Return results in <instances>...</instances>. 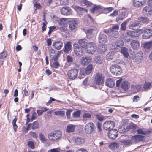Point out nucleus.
<instances>
[{"label":"nucleus","mask_w":152,"mask_h":152,"mask_svg":"<svg viewBox=\"0 0 152 152\" xmlns=\"http://www.w3.org/2000/svg\"><path fill=\"white\" fill-rule=\"evenodd\" d=\"M62 132L60 130H56L49 133L48 135L49 139L51 141H56L60 140L62 137Z\"/></svg>","instance_id":"obj_1"},{"label":"nucleus","mask_w":152,"mask_h":152,"mask_svg":"<svg viewBox=\"0 0 152 152\" xmlns=\"http://www.w3.org/2000/svg\"><path fill=\"white\" fill-rule=\"evenodd\" d=\"M137 32L142 34V37L144 39H148L152 37V29L146 28L144 30L141 29L137 30Z\"/></svg>","instance_id":"obj_2"},{"label":"nucleus","mask_w":152,"mask_h":152,"mask_svg":"<svg viewBox=\"0 0 152 152\" xmlns=\"http://www.w3.org/2000/svg\"><path fill=\"white\" fill-rule=\"evenodd\" d=\"M137 31H128L125 34L124 39L127 42H129L131 39L133 38L138 37L139 35L137 34Z\"/></svg>","instance_id":"obj_3"},{"label":"nucleus","mask_w":152,"mask_h":152,"mask_svg":"<svg viewBox=\"0 0 152 152\" xmlns=\"http://www.w3.org/2000/svg\"><path fill=\"white\" fill-rule=\"evenodd\" d=\"M110 70L111 72L116 75H120L122 72L121 68L118 65H113L110 67Z\"/></svg>","instance_id":"obj_4"},{"label":"nucleus","mask_w":152,"mask_h":152,"mask_svg":"<svg viewBox=\"0 0 152 152\" xmlns=\"http://www.w3.org/2000/svg\"><path fill=\"white\" fill-rule=\"evenodd\" d=\"M86 49L87 50V53L89 54H92L94 53L97 49L96 43L93 42H88V45Z\"/></svg>","instance_id":"obj_5"},{"label":"nucleus","mask_w":152,"mask_h":152,"mask_svg":"<svg viewBox=\"0 0 152 152\" xmlns=\"http://www.w3.org/2000/svg\"><path fill=\"white\" fill-rule=\"evenodd\" d=\"M78 73V70L77 69H73L68 71L67 74L69 79L73 80L77 77Z\"/></svg>","instance_id":"obj_6"},{"label":"nucleus","mask_w":152,"mask_h":152,"mask_svg":"<svg viewBox=\"0 0 152 152\" xmlns=\"http://www.w3.org/2000/svg\"><path fill=\"white\" fill-rule=\"evenodd\" d=\"M104 78L102 73L98 72L96 73L95 76L94 81L97 85L103 84H104Z\"/></svg>","instance_id":"obj_7"},{"label":"nucleus","mask_w":152,"mask_h":152,"mask_svg":"<svg viewBox=\"0 0 152 152\" xmlns=\"http://www.w3.org/2000/svg\"><path fill=\"white\" fill-rule=\"evenodd\" d=\"M96 127L95 125L92 122H89L86 125L85 128V132L88 134H90L93 132L95 130Z\"/></svg>","instance_id":"obj_8"},{"label":"nucleus","mask_w":152,"mask_h":152,"mask_svg":"<svg viewBox=\"0 0 152 152\" xmlns=\"http://www.w3.org/2000/svg\"><path fill=\"white\" fill-rule=\"evenodd\" d=\"M73 46H74V52L75 55L79 57L82 56L83 54V52L82 48L77 43L74 44Z\"/></svg>","instance_id":"obj_9"},{"label":"nucleus","mask_w":152,"mask_h":152,"mask_svg":"<svg viewBox=\"0 0 152 152\" xmlns=\"http://www.w3.org/2000/svg\"><path fill=\"white\" fill-rule=\"evenodd\" d=\"M115 125L113 121L111 120L106 121L103 124V127L104 129L107 130L113 129Z\"/></svg>","instance_id":"obj_10"},{"label":"nucleus","mask_w":152,"mask_h":152,"mask_svg":"<svg viewBox=\"0 0 152 152\" xmlns=\"http://www.w3.org/2000/svg\"><path fill=\"white\" fill-rule=\"evenodd\" d=\"M103 10V7L100 5H95L90 9V11L92 13H94L96 12L97 15L102 14Z\"/></svg>","instance_id":"obj_11"},{"label":"nucleus","mask_w":152,"mask_h":152,"mask_svg":"<svg viewBox=\"0 0 152 152\" xmlns=\"http://www.w3.org/2000/svg\"><path fill=\"white\" fill-rule=\"evenodd\" d=\"M131 138L133 144H136L138 142L145 141L144 137L140 135L133 136Z\"/></svg>","instance_id":"obj_12"},{"label":"nucleus","mask_w":152,"mask_h":152,"mask_svg":"<svg viewBox=\"0 0 152 152\" xmlns=\"http://www.w3.org/2000/svg\"><path fill=\"white\" fill-rule=\"evenodd\" d=\"M92 58L89 56L82 57L80 60V63L83 65H87L92 61Z\"/></svg>","instance_id":"obj_13"},{"label":"nucleus","mask_w":152,"mask_h":152,"mask_svg":"<svg viewBox=\"0 0 152 152\" xmlns=\"http://www.w3.org/2000/svg\"><path fill=\"white\" fill-rule=\"evenodd\" d=\"M61 14L64 15H70L72 13V10L69 7H63L61 10Z\"/></svg>","instance_id":"obj_14"},{"label":"nucleus","mask_w":152,"mask_h":152,"mask_svg":"<svg viewBox=\"0 0 152 152\" xmlns=\"http://www.w3.org/2000/svg\"><path fill=\"white\" fill-rule=\"evenodd\" d=\"M72 49L70 42H67L64 45V47L63 49L64 52L66 53H69L72 50Z\"/></svg>","instance_id":"obj_15"},{"label":"nucleus","mask_w":152,"mask_h":152,"mask_svg":"<svg viewBox=\"0 0 152 152\" xmlns=\"http://www.w3.org/2000/svg\"><path fill=\"white\" fill-rule=\"evenodd\" d=\"M118 134V131L115 129H112L109 131L108 135L109 138L111 139H114L117 137Z\"/></svg>","instance_id":"obj_16"},{"label":"nucleus","mask_w":152,"mask_h":152,"mask_svg":"<svg viewBox=\"0 0 152 152\" xmlns=\"http://www.w3.org/2000/svg\"><path fill=\"white\" fill-rule=\"evenodd\" d=\"M69 28L71 31L75 29L78 24V21L75 19H73L69 20Z\"/></svg>","instance_id":"obj_17"},{"label":"nucleus","mask_w":152,"mask_h":152,"mask_svg":"<svg viewBox=\"0 0 152 152\" xmlns=\"http://www.w3.org/2000/svg\"><path fill=\"white\" fill-rule=\"evenodd\" d=\"M53 46L57 50L61 49L63 46V43L60 41H57L53 43Z\"/></svg>","instance_id":"obj_18"},{"label":"nucleus","mask_w":152,"mask_h":152,"mask_svg":"<svg viewBox=\"0 0 152 152\" xmlns=\"http://www.w3.org/2000/svg\"><path fill=\"white\" fill-rule=\"evenodd\" d=\"M78 43L82 48L85 49H86L88 45L87 40L85 39H79L78 41Z\"/></svg>","instance_id":"obj_19"},{"label":"nucleus","mask_w":152,"mask_h":152,"mask_svg":"<svg viewBox=\"0 0 152 152\" xmlns=\"http://www.w3.org/2000/svg\"><path fill=\"white\" fill-rule=\"evenodd\" d=\"M107 37L103 34H100L98 37L99 42L101 43H105L107 42Z\"/></svg>","instance_id":"obj_20"},{"label":"nucleus","mask_w":152,"mask_h":152,"mask_svg":"<svg viewBox=\"0 0 152 152\" xmlns=\"http://www.w3.org/2000/svg\"><path fill=\"white\" fill-rule=\"evenodd\" d=\"M146 0H134L133 4L136 7H139L146 2Z\"/></svg>","instance_id":"obj_21"},{"label":"nucleus","mask_w":152,"mask_h":152,"mask_svg":"<svg viewBox=\"0 0 152 152\" xmlns=\"http://www.w3.org/2000/svg\"><path fill=\"white\" fill-rule=\"evenodd\" d=\"M94 68L93 65L91 64L87 65L85 69L86 74L87 75L90 74L93 71Z\"/></svg>","instance_id":"obj_22"},{"label":"nucleus","mask_w":152,"mask_h":152,"mask_svg":"<svg viewBox=\"0 0 152 152\" xmlns=\"http://www.w3.org/2000/svg\"><path fill=\"white\" fill-rule=\"evenodd\" d=\"M137 125L133 123H129L127 125L126 127V131H128L130 129H132L133 131H135L137 128Z\"/></svg>","instance_id":"obj_23"},{"label":"nucleus","mask_w":152,"mask_h":152,"mask_svg":"<svg viewBox=\"0 0 152 152\" xmlns=\"http://www.w3.org/2000/svg\"><path fill=\"white\" fill-rule=\"evenodd\" d=\"M143 59V53L141 51L137 53L135 57V60L136 61H140Z\"/></svg>","instance_id":"obj_24"},{"label":"nucleus","mask_w":152,"mask_h":152,"mask_svg":"<svg viewBox=\"0 0 152 152\" xmlns=\"http://www.w3.org/2000/svg\"><path fill=\"white\" fill-rule=\"evenodd\" d=\"M130 45L133 49H137L139 47L140 43L137 40H134L131 42Z\"/></svg>","instance_id":"obj_25"},{"label":"nucleus","mask_w":152,"mask_h":152,"mask_svg":"<svg viewBox=\"0 0 152 152\" xmlns=\"http://www.w3.org/2000/svg\"><path fill=\"white\" fill-rule=\"evenodd\" d=\"M107 48V46L106 45H101L99 46L97 50L99 53H102L104 52Z\"/></svg>","instance_id":"obj_26"},{"label":"nucleus","mask_w":152,"mask_h":152,"mask_svg":"<svg viewBox=\"0 0 152 152\" xmlns=\"http://www.w3.org/2000/svg\"><path fill=\"white\" fill-rule=\"evenodd\" d=\"M75 125L72 124H68L66 129V132L68 133L73 132L75 130Z\"/></svg>","instance_id":"obj_27"},{"label":"nucleus","mask_w":152,"mask_h":152,"mask_svg":"<svg viewBox=\"0 0 152 152\" xmlns=\"http://www.w3.org/2000/svg\"><path fill=\"white\" fill-rule=\"evenodd\" d=\"M94 61L96 64H101L103 63L104 59L99 56H97L95 57Z\"/></svg>","instance_id":"obj_28"},{"label":"nucleus","mask_w":152,"mask_h":152,"mask_svg":"<svg viewBox=\"0 0 152 152\" xmlns=\"http://www.w3.org/2000/svg\"><path fill=\"white\" fill-rule=\"evenodd\" d=\"M106 85L110 87H112L114 86L115 83L111 79L109 78L106 80Z\"/></svg>","instance_id":"obj_29"},{"label":"nucleus","mask_w":152,"mask_h":152,"mask_svg":"<svg viewBox=\"0 0 152 152\" xmlns=\"http://www.w3.org/2000/svg\"><path fill=\"white\" fill-rule=\"evenodd\" d=\"M140 24V21H135L132 22L129 26V28L131 29H134V27L136 26H139Z\"/></svg>","instance_id":"obj_30"},{"label":"nucleus","mask_w":152,"mask_h":152,"mask_svg":"<svg viewBox=\"0 0 152 152\" xmlns=\"http://www.w3.org/2000/svg\"><path fill=\"white\" fill-rule=\"evenodd\" d=\"M74 9L77 12L83 13L84 12H87V10L84 8H82L79 6H75L74 8Z\"/></svg>","instance_id":"obj_31"},{"label":"nucleus","mask_w":152,"mask_h":152,"mask_svg":"<svg viewBox=\"0 0 152 152\" xmlns=\"http://www.w3.org/2000/svg\"><path fill=\"white\" fill-rule=\"evenodd\" d=\"M121 52L125 57L127 58L129 55L127 52V49L124 47H122L121 49Z\"/></svg>","instance_id":"obj_32"},{"label":"nucleus","mask_w":152,"mask_h":152,"mask_svg":"<svg viewBox=\"0 0 152 152\" xmlns=\"http://www.w3.org/2000/svg\"><path fill=\"white\" fill-rule=\"evenodd\" d=\"M121 142L123 145L127 146H130L133 144L131 139L130 140H123Z\"/></svg>","instance_id":"obj_33"},{"label":"nucleus","mask_w":152,"mask_h":152,"mask_svg":"<svg viewBox=\"0 0 152 152\" xmlns=\"http://www.w3.org/2000/svg\"><path fill=\"white\" fill-rule=\"evenodd\" d=\"M152 47V41L145 42L144 48L146 49H150Z\"/></svg>","instance_id":"obj_34"},{"label":"nucleus","mask_w":152,"mask_h":152,"mask_svg":"<svg viewBox=\"0 0 152 152\" xmlns=\"http://www.w3.org/2000/svg\"><path fill=\"white\" fill-rule=\"evenodd\" d=\"M119 26L118 25H114L112 28H110V31L111 32V33L118 31V30L119 29Z\"/></svg>","instance_id":"obj_35"},{"label":"nucleus","mask_w":152,"mask_h":152,"mask_svg":"<svg viewBox=\"0 0 152 152\" xmlns=\"http://www.w3.org/2000/svg\"><path fill=\"white\" fill-rule=\"evenodd\" d=\"M129 21V19L126 20L122 23L121 25V29L123 31H125L126 29V26Z\"/></svg>","instance_id":"obj_36"},{"label":"nucleus","mask_w":152,"mask_h":152,"mask_svg":"<svg viewBox=\"0 0 152 152\" xmlns=\"http://www.w3.org/2000/svg\"><path fill=\"white\" fill-rule=\"evenodd\" d=\"M125 14L124 12H122L119 14L116 18V21L118 22L119 20H122L125 18Z\"/></svg>","instance_id":"obj_37"},{"label":"nucleus","mask_w":152,"mask_h":152,"mask_svg":"<svg viewBox=\"0 0 152 152\" xmlns=\"http://www.w3.org/2000/svg\"><path fill=\"white\" fill-rule=\"evenodd\" d=\"M17 120V118L15 117L13 120L12 122L13 129L15 132L17 131L18 128V126L16 124Z\"/></svg>","instance_id":"obj_38"},{"label":"nucleus","mask_w":152,"mask_h":152,"mask_svg":"<svg viewBox=\"0 0 152 152\" xmlns=\"http://www.w3.org/2000/svg\"><path fill=\"white\" fill-rule=\"evenodd\" d=\"M91 117V114L88 112H85L82 115V118L84 120L90 119Z\"/></svg>","instance_id":"obj_39"},{"label":"nucleus","mask_w":152,"mask_h":152,"mask_svg":"<svg viewBox=\"0 0 152 152\" xmlns=\"http://www.w3.org/2000/svg\"><path fill=\"white\" fill-rule=\"evenodd\" d=\"M114 10V8L112 7L108 8H103L102 13L106 14Z\"/></svg>","instance_id":"obj_40"},{"label":"nucleus","mask_w":152,"mask_h":152,"mask_svg":"<svg viewBox=\"0 0 152 152\" xmlns=\"http://www.w3.org/2000/svg\"><path fill=\"white\" fill-rule=\"evenodd\" d=\"M31 125V129L32 130L37 129L39 127V124L38 122L37 121H34Z\"/></svg>","instance_id":"obj_41"},{"label":"nucleus","mask_w":152,"mask_h":152,"mask_svg":"<svg viewBox=\"0 0 152 152\" xmlns=\"http://www.w3.org/2000/svg\"><path fill=\"white\" fill-rule=\"evenodd\" d=\"M151 82L145 81L143 86V88L145 89H149L150 87L151 86Z\"/></svg>","instance_id":"obj_42"},{"label":"nucleus","mask_w":152,"mask_h":152,"mask_svg":"<svg viewBox=\"0 0 152 152\" xmlns=\"http://www.w3.org/2000/svg\"><path fill=\"white\" fill-rule=\"evenodd\" d=\"M124 43L123 40L120 39H118L115 43V44L117 47H120L122 46Z\"/></svg>","instance_id":"obj_43"},{"label":"nucleus","mask_w":152,"mask_h":152,"mask_svg":"<svg viewBox=\"0 0 152 152\" xmlns=\"http://www.w3.org/2000/svg\"><path fill=\"white\" fill-rule=\"evenodd\" d=\"M128 83L127 81L123 82L121 84V87L124 90L128 89Z\"/></svg>","instance_id":"obj_44"},{"label":"nucleus","mask_w":152,"mask_h":152,"mask_svg":"<svg viewBox=\"0 0 152 152\" xmlns=\"http://www.w3.org/2000/svg\"><path fill=\"white\" fill-rule=\"evenodd\" d=\"M139 19L143 23L147 24L148 23L149 20L148 18L145 17H140Z\"/></svg>","instance_id":"obj_45"},{"label":"nucleus","mask_w":152,"mask_h":152,"mask_svg":"<svg viewBox=\"0 0 152 152\" xmlns=\"http://www.w3.org/2000/svg\"><path fill=\"white\" fill-rule=\"evenodd\" d=\"M86 74V71L85 69L82 68L80 70L79 72V76L80 77V78H83Z\"/></svg>","instance_id":"obj_46"},{"label":"nucleus","mask_w":152,"mask_h":152,"mask_svg":"<svg viewBox=\"0 0 152 152\" xmlns=\"http://www.w3.org/2000/svg\"><path fill=\"white\" fill-rule=\"evenodd\" d=\"M65 114V112L64 111H58L54 112V114L57 116L63 117Z\"/></svg>","instance_id":"obj_47"},{"label":"nucleus","mask_w":152,"mask_h":152,"mask_svg":"<svg viewBox=\"0 0 152 152\" xmlns=\"http://www.w3.org/2000/svg\"><path fill=\"white\" fill-rule=\"evenodd\" d=\"M143 11L145 12H148V13L150 15L152 14V10L148 6L144 7L143 9Z\"/></svg>","instance_id":"obj_48"},{"label":"nucleus","mask_w":152,"mask_h":152,"mask_svg":"<svg viewBox=\"0 0 152 152\" xmlns=\"http://www.w3.org/2000/svg\"><path fill=\"white\" fill-rule=\"evenodd\" d=\"M66 19L61 18L58 21V24L60 25H65L66 23Z\"/></svg>","instance_id":"obj_49"},{"label":"nucleus","mask_w":152,"mask_h":152,"mask_svg":"<svg viewBox=\"0 0 152 152\" xmlns=\"http://www.w3.org/2000/svg\"><path fill=\"white\" fill-rule=\"evenodd\" d=\"M114 54L112 52H110L106 56V58L107 60L112 59L113 58Z\"/></svg>","instance_id":"obj_50"},{"label":"nucleus","mask_w":152,"mask_h":152,"mask_svg":"<svg viewBox=\"0 0 152 152\" xmlns=\"http://www.w3.org/2000/svg\"><path fill=\"white\" fill-rule=\"evenodd\" d=\"M119 35V34L118 31L115 32L111 33L110 36L112 38H117Z\"/></svg>","instance_id":"obj_51"},{"label":"nucleus","mask_w":152,"mask_h":152,"mask_svg":"<svg viewBox=\"0 0 152 152\" xmlns=\"http://www.w3.org/2000/svg\"><path fill=\"white\" fill-rule=\"evenodd\" d=\"M28 146L32 149H34L35 148V145L34 142L28 141Z\"/></svg>","instance_id":"obj_52"},{"label":"nucleus","mask_w":152,"mask_h":152,"mask_svg":"<svg viewBox=\"0 0 152 152\" xmlns=\"http://www.w3.org/2000/svg\"><path fill=\"white\" fill-rule=\"evenodd\" d=\"M39 137L40 140L43 143H44L47 140L44 135L41 133L39 134Z\"/></svg>","instance_id":"obj_53"},{"label":"nucleus","mask_w":152,"mask_h":152,"mask_svg":"<svg viewBox=\"0 0 152 152\" xmlns=\"http://www.w3.org/2000/svg\"><path fill=\"white\" fill-rule=\"evenodd\" d=\"M7 55V51H4L0 54V59H2L5 58Z\"/></svg>","instance_id":"obj_54"},{"label":"nucleus","mask_w":152,"mask_h":152,"mask_svg":"<svg viewBox=\"0 0 152 152\" xmlns=\"http://www.w3.org/2000/svg\"><path fill=\"white\" fill-rule=\"evenodd\" d=\"M28 134L31 137H33L34 138H37L38 137V134L36 132L30 131L29 132Z\"/></svg>","instance_id":"obj_55"},{"label":"nucleus","mask_w":152,"mask_h":152,"mask_svg":"<svg viewBox=\"0 0 152 152\" xmlns=\"http://www.w3.org/2000/svg\"><path fill=\"white\" fill-rule=\"evenodd\" d=\"M80 111H77L74 112L73 114V116L74 117L78 118L80 116Z\"/></svg>","instance_id":"obj_56"},{"label":"nucleus","mask_w":152,"mask_h":152,"mask_svg":"<svg viewBox=\"0 0 152 152\" xmlns=\"http://www.w3.org/2000/svg\"><path fill=\"white\" fill-rule=\"evenodd\" d=\"M50 56V58L54 56L56 54L55 50L53 49H50L49 51Z\"/></svg>","instance_id":"obj_57"},{"label":"nucleus","mask_w":152,"mask_h":152,"mask_svg":"<svg viewBox=\"0 0 152 152\" xmlns=\"http://www.w3.org/2000/svg\"><path fill=\"white\" fill-rule=\"evenodd\" d=\"M60 65L58 61H56L53 62L52 67L54 68H58L60 66Z\"/></svg>","instance_id":"obj_58"},{"label":"nucleus","mask_w":152,"mask_h":152,"mask_svg":"<svg viewBox=\"0 0 152 152\" xmlns=\"http://www.w3.org/2000/svg\"><path fill=\"white\" fill-rule=\"evenodd\" d=\"M81 2L82 3L85 4V5L87 7L90 6V3L87 0H82Z\"/></svg>","instance_id":"obj_59"},{"label":"nucleus","mask_w":152,"mask_h":152,"mask_svg":"<svg viewBox=\"0 0 152 152\" xmlns=\"http://www.w3.org/2000/svg\"><path fill=\"white\" fill-rule=\"evenodd\" d=\"M96 116L97 119L101 121H102L104 119V117L103 115L100 114H96Z\"/></svg>","instance_id":"obj_60"},{"label":"nucleus","mask_w":152,"mask_h":152,"mask_svg":"<svg viewBox=\"0 0 152 152\" xmlns=\"http://www.w3.org/2000/svg\"><path fill=\"white\" fill-rule=\"evenodd\" d=\"M69 3V0H61L60 3L62 5H68Z\"/></svg>","instance_id":"obj_61"},{"label":"nucleus","mask_w":152,"mask_h":152,"mask_svg":"<svg viewBox=\"0 0 152 152\" xmlns=\"http://www.w3.org/2000/svg\"><path fill=\"white\" fill-rule=\"evenodd\" d=\"M66 61L68 62L72 63L73 61L72 57L70 55H67L66 56Z\"/></svg>","instance_id":"obj_62"},{"label":"nucleus","mask_w":152,"mask_h":152,"mask_svg":"<svg viewBox=\"0 0 152 152\" xmlns=\"http://www.w3.org/2000/svg\"><path fill=\"white\" fill-rule=\"evenodd\" d=\"M48 152H60L59 148H56L50 149L48 151Z\"/></svg>","instance_id":"obj_63"},{"label":"nucleus","mask_w":152,"mask_h":152,"mask_svg":"<svg viewBox=\"0 0 152 152\" xmlns=\"http://www.w3.org/2000/svg\"><path fill=\"white\" fill-rule=\"evenodd\" d=\"M49 30L48 33V34L49 35H50L51 34L53 31L55 29L56 27L54 26H52L49 27Z\"/></svg>","instance_id":"obj_64"}]
</instances>
